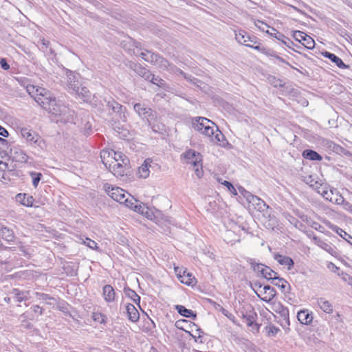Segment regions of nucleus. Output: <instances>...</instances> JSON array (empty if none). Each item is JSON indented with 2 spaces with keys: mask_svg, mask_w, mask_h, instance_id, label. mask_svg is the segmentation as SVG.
<instances>
[{
  "mask_svg": "<svg viewBox=\"0 0 352 352\" xmlns=\"http://www.w3.org/2000/svg\"><path fill=\"white\" fill-rule=\"evenodd\" d=\"M139 56L145 61L157 66L160 69L176 74H181L184 76L186 79L189 80L193 85H195L197 87L201 86V85L198 84L199 81L197 79L191 78L190 76L187 77L186 75L180 69L169 63L167 60L164 59L158 54H155L150 51L146 50L144 52H142Z\"/></svg>",
  "mask_w": 352,
  "mask_h": 352,
  "instance_id": "nucleus-1",
  "label": "nucleus"
},
{
  "mask_svg": "<svg viewBox=\"0 0 352 352\" xmlns=\"http://www.w3.org/2000/svg\"><path fill=\"white\" fill-rule=\"evenodd\" d=\"M26 92L34 99L44 109L54 97L47 89H25Z\"/></svg>",
  "mask_w": 352,
  "mask_h": 352,
  "instance_id": "nucleus-2",
  "label": "nucleus"
},
{
  "mask_svg": "<svg viewBox=\"0 0 352 352\" xmlns=\"http://www.w3.org/2000/svg\"><path fill=\"white\" fill-rule=\"evenodd\" d=\"M129 164L127 157L120 160V162L116 160H111L108 164L109 170L116 177H121L126 175V166Z\"/></svg>",
  "mask_w": 352,
  "mask_h": 352,
  "instance_id": "nucleus-3",
  "label": "nucleus"
},
{
  "mask_svg": "<svg viewBox=\"0 0 352 352\" xmlns=\"http://www.w3.org/2000/svg\"><path fill=\"white\" fill-rule=\"evenodd\" d=\"M235 39L236 41L247 47L259 50L258 45L254 46L257 43V40L255 36H250L245 31L242 30H235Z\"/></svg>",
  "mask_w": 352,
  "mask_h": 352,
  "instance_id": "nucleus-4",
  "label": "nucleus"
},
{
  "mask_svg": "<svg viewBox=\"0 0 352 352\" xmlns=\"http://www.w3.org/2000/svg\"><path fill=\"white\" fill-rule=\"evenodd\" d=\"M104 188L109 197L120 204L124 202L126 196H130V195L126 193L123 189L119 187H113L109 184H105Z\"/></svg>",
  "mask_w": 352,
  "mask_h": 352,
  "instance_id": "nucleus-5",
  "label": "nucleus"
},
{
  "mask_svg": "<svg viewBox=\"0 0 352 352\" xmlns=\"http://www.w3.org/2000/svg\"><path fill=\"white\" fill-rule=\"evenodd\" d=\"M318 193L327 200L338 205H342L344 201V198L337 190L331 189L328 190L326 186L325 188L322 189V190H318Z\"/></svg>",
  "mask_w": 352,
  "mask_h": 352,
  "instance_id": "nucleus-6",
  "label": "nucleus"
},
{
  "mask_svg": "<svg viewBox=\"0 0 352 352\" xmlns=\"http://www.w3.org/2000/svg\"><path fill=\"white\" fill-rule=\"evenodd\" d=\"M187 164L192 166H201L202 162V155L193 149H188L182 154Z\"/></svg>",
  "mask_w": 352,
  "mask_h": 352,
  "instance_id": "nucleus-7",
  "label": "nucleus"
},
{
  "mask_svg": "<svg viewBox=\"0 0 352 352\" xmlns=\"http://www.w3.org/2000/svg\"><path fill=\"white\" fill-rule=\"evenodd\" d=\"M20 131L23 138H24L28 142L41 146L43 140L36 132L28 128H21Z\"/></svg>",
  "mask_w": 352,
  "mask_h": 352,
  "instance_id": "nucleus-8",
  "label": "nucleus"
},
{
  "mask_svg": "<svg viewBox=\"0 0 352 352\" xmlns=\"http://www.w3.org/2000/svg\"><path fill=\"white\" fill-rule=\"evenodd\" d=\"M101 158L102 159V162L107 167V164L111 160H116L118 162H120V160L126 157L124 155H122V153H118L113 150L111 151H104L101 152Z\"/></svg>",
  "mask_w": 352,
  "mask_h": 352,
  "instance_id": "nucleus-9",
  "label": "nucleus"
},
{
  "mask_svg": "<svg viewBox=\"0 0 352 352\" xmlns=\"http://www.w3.org/2000/svg\"><path fill=\"white\" fill-rule=\"evenodd\" d=\"M293 36L296 41H302V44L308 49H313L315 46L314 40L301 31H295Z\"/></svg>",
  "mask_w": 352,
  "mask_h": 352,
  "instance_id": "nucleus-10",
  "label": "nucleus"
},
{
  "mask_svg": "<svg viewBox=\"0 0 352 352\" xmlns=\"http://www.w3.org/2000/svg\"><path fill=\"white\" fill-rule=\"evenodd\" d=\"M192 127L195 130L202 132L208 125H214V123L204 117H196L192 120Z\"/></svg>",
  "mask_w": 352,
  "mask_h": 352,
  "instance_id": "nucleus-11",
  "label": "nucleus"
},
{
  "mask_svg": "<svg viewBox=\"0 0 352 352\" xmlns=\"http://www.w3.org/2000/svg\"><path fill=\"white\" fill-rule=\"evenodd\" d=\"M135 111L142 118H146L147 120L151 117H155V112L148 107H146L144 104L140 103H136L133 106Z\"/></svg>",
  "mask_w": 352,
  "mask_h": 352,
  "instance_id": "nucleus-12",
  "label": "nucleus"
},
{
  "mask_svg": "<svg viewBox=\"0 0 352 352\" xmlns=\"http://www.w3.org/2000/svg\"><path fill=\"white\" fill-rule=\"evenodd\" d=\"M302 180L308 184L310 187L313 188L318 192V190L325 188V185L320 184L317 179L315 175H302Z\"/></svg>",
  "mask_w": 352,
  "mask_h": 352,
  "instance_id": "nucleus-13",
  "label": "nucleus"
},
{
  "mask_svg": "<svg viewBox=\"0 0 352 352\" xmlns=\"http://www.w3.org/2000/svg\"><path fill=\"white\" fill-rule=\"evenodd\" d=\"M48 111L49 113L55 115V116H62L65 114L66 111L65 107H61L56 102V98L54 99L50 102V104L45 109Z\"/></svg>",
  "mask_w": 352,
  "mask_h": 352,
  "instance_id": "nucleus-14",
  "label": "nucleus"
},
{
  "mask_svg": "<svg viewBox=\"0 0 352 352\" xmlns=\"http://www.w3.org/2000/svg\"><path fill=\"white\" fill-rule=\"evenodd\" d=\"M263 296L261 297L260 296L259 294H258L256 292V295L258 296V298H260L263 301H265V302H271L273 298L276 296V289L271 287L270 285H265L264 287H263Z\"/></svg>",
  "mask_w": 352,
  "mask_h": 352,
  "instance_id": "nucleus-15",
  "label": "nucleus"
},
{
  "mask_svg": "<svg viewBox=\"0 0 352 352\" xmlns=\"http://www.w3.org/2000/svg\"><path fill=\"white\" fill-rule=\"evenodd\" d=\"M274 258L281 265H285L289 270L294 265L293 259L287 256H284L278 253L275 254Z\"/></svg>",
  "mask_w": 352,
  "mask_h": 352,
  "instance_id": "nucleus-16",
  "label": "nucleus"
},
{
  "mask_svg": "<svg viewBox=\"0 0 352 352\" xmlns=\"http://www.w3.org/2000/svg\"><path fill=\"white\" fill-rule=\"evenodd\" d=\"M130 67L136 74L144 78L145 80H150L151 73L141 65L132 63Z\"/></svg>",
  "mask_w": 352,
  "mask_h": 352,
  "instance_id": "nucleus-17",
  "label": "nucleus"
},
{
  "mask_svg": "<svg viewBox=\"0 0 352 352\" xmlns=\"http://www.w3.org/2000/svg\"><path fill=\"white\" fill-rule=\"evenodd\" d=\"M272 283L279 287L283 292H288L290 289V285L287 281L279 276H274Z\"/></svg>",
  "mask_w": 352,
  "mask_h": 352,
  "instance_id": "nucleus-18",
  "label": "nucleus"
},
{
  "mask_svg": "<svg viewBox=\"0 0 352 352\" xmlns=\"http://www.w3.org/2000/svg\"><path fill=\"white\" fill-rule=\"evenodd\" d=\"M102 295L104 300L107 302H111L115 300L116 293L114 289L110 285H106L103 287Z\"/></svg>",
  "mask_w": 352,
  "mask_h": 352,
  "instance_id": "nucleus-19",
  "label": "nucleus"
},
{
  "mask_svg": "<svg viewBox=\"0 0 352 352\" xmlns=\"http://www.w3.org/2000/svg\"><path fill=\"white\" fill-rule=\"evenodd\" d=\"M152 162V160L150 158H147L144 160V163L138 169V174L140 177L146 179L149 176L151 167V164Z\"/></svg>",
  "mask_w": 352,
  "mask_h": 352,
  "instance_id": "nucleus-20",
  "label": "nucleus"
},
{
  "mask_svg": "<svg viewBox=\"0 0 352 352\" xmlns=\"http://www.w3.org/2000/svg\"><path fill=\"white\" fill-rule=\"evenodd\" d=\"M177 276L182 283L187 285H192L196 283L195 276L192 274L187 272L186 270H183L182 274H177Z\"/></svg>",
  "mask_w": 352,
  "mask_h": 352,
  "instance_id": "nucleus-21",
  "label": "nucleus"
},
{
  "mask_svg": "<svg viewBox=\"0 0 352 352\" xmlns=\"http://www.w3.org/2000/svg\"><path fill=\"white\" fill-rule=\"evenodd\" d=\"M297 318L299 322L304 324H309L313 320L312 314L308 310L304 309L298 312Z\"/></svg>",
  "mask_w": 352,
  "mask_h": 352,
  "instance_id": "nucleus-22",
  "label": "nucleus"
},
{
  "mask_svg": "<svg viewBox=\"0 0 352 352\" xmlns=\"http://www.w3.org/2000/svg\"><path fill=\"white\" fill-rule=\"evenodd\" d=\"M126 313L129 317V319L133 322H137L140 318V314L135 307L129 303L126 306Z\"/></svg>",
  "mask_w": 352,
  "mask_h": 352,
  "instance_id": "nucleus-23",
  "label": "nucleus"
},
{
  "mask_svg": "<svg viewBox=\"0 0 352 352\" xmlns=\"http://www.w3.org/2000/svg\"><path fill=\"white\" fill-rule=\"evenodd\" d=\"M16 201L19 202L21 204L28 206L32 207L33 206L34 198L32 196L28 195L26 194L19 193L16 197Z\"/></svg>",
  "mask_w": 352,
  "mask_h": 352,
  "instance_id": "nucleus-24",
  "label": "nucleus"
},
{
  "mask_svg": "<svg viewBox=\"0 0 352 352\" xmlns=\"http://www.w3.org/2000/svg\"><path fill=\"white\" fill-rule=\"evenodd\" d=\"M11 294L14 295L17 302H21L29 299L30 291H21L14 288L12 290Z\"/></svg>",
  "mask_w": 352,
  "mask_h": 352,
  "instance_id": "nucleus-25",
  "label": "nucleus"
},
{
  "mask_svg": "<svg viewBox=\"0 0 352 352\" xmlns=\"http://www.w3.org/2000/svg\"><path fill=\"white\" fill-rule=\"evenodd\" d=\"M314 240L315 241V243L317 244V245L329 252L330 254L333 255L336 253L334 248L331 246V244L326 243L317 236H314Z\"/></svg>",
  "mask_w": 352,
  "mask_h": 352,
  "instance_id": "nucleus-26",
  "label": "nucleus"
},
{
  "mask_svg": "<svg viewBox=\"0 0 352 352\" xmlns=\"http://www.w3.org/2000/svg\"><path fill=\"white\" fill-rule=\"evenodd\" d=\"M302 155L305 159L313 161H321L322 160V157L319 153L311 149L305 150Z\"/></svg>",
  "mask_w": 352,
  "mask_h": 352,
  "instance_id": "nucleus-27",
  "label": "nucleus"
},
{
  "mask_svg": "<svg viewBox=\"0 0 352 352\" xmlns=\"http://www.w3.org/2000/svg\"><path fill=\"white\" fill-rule=\"evenodd\" d=\"M317 304L320 308L324 312L331 314L333 312V306L331 303L324 298H320L317 300Z\"/></svg>",
  "mask_w": 352,
  "mask_h": 352,
  "instance_id": "nucleus-28",
  "label": "nucleus"
},
{
  "mask_svg": "<svg viewBox=\"0 0 352 352\" xmlns=\"http://www.w3.org/2000/svg\"><path fill=\"white\" fill-rule=\"evenodd\" d=\"M148 125L155 133H162V131L164 130V125L162 123L157 122L155 119V117H151L148 120Z\"/></svg>",
  "mask_w": 352,
  "mask_h": 352,
  "instance_id": "nucleus-29",
  "label": "nucleus"
},
{
  "mask_svg": "<svg viewBox=\"0 0 352 352\" xmlns=\"http://www.w3.org/2000/svg\"><path fill=\"white\" fill-rule=\"evenodd\" d=\"M175 309L180 315L184 317L191 318L192 319H195L197 317V314H195L191 309H188L183 305H176Z\"/></svg>",
  "mask_w": 352,
  "mask_h": 352,
  "instance_id": "nucleus-30",
  "label": "nucleus"
},
{
  "mask_svg": "<svg viewBox=\"0 0 352 352\" xmlns=\"http://www.w3.org/2000/svg\"><path fill=\"white\" fill-rule=\"evenodd\" d=\"M0 236L6 241H12L14 239V234L12 230L7 227H1L0 229Z\"/></svg>",
  "mask_w": 352,
  "mask_h": 352,
  "instance_id": "nucleus-31",
  "label": "nucleus"
},
{
  "mask_svg": "<svg viewBox=\"0 0 352 352\" xmlns=\"http://www.w3.org/2000/svg\"><path fill=\"white\" fill-rule=\"evenodd\" d=\"M324 56L330 59L333 63H334L338 67L344 68L346 67V65L343 63L341 58L338 57L333 54H331L328 52H324Z\"/></svg>",
  "mask_w": 352,
  "mask_h": 352,
  "instance_id": "nucleus-32",
  "label": "nucleus"
},
{
  "mask_svg": "<svg viewBox=\"0 0 352 352\" xmlns=\"http://www.w3.org/2000/svg\"><path fill=\"white\" fill-rule=\"evenodd\" d=\"M245 192L247 195H244V197H246L247 200L250 203L257 205L260 208H261V205L265 206V202L257 196L254 195L248 191H245Z\"/></svg>",
  "mask_w": 352,
  "mask_h": 352,
  "instance_id": "nucleus-33",
  "label": "nucleus"
},
{
  "mask_svg": "<svg viewBox=\"0 0 352 352\" xmlns=\"http://www.w3.org/2000/svg\"><path fill=\"white\" fill-rule=\"evenodd\" d=\"M331 229L335 231L338 234H339L342 238L345 239L349 243L352 245V236L344 231L342 228L333 226H331Z\"/></svg>",
  "mask_w": 352,
  "mask_h": 352,
  "instance_id": "nucleus-34",
  "label": "nucleus"
},
{
  "mask_svg": "<svg viewBox=\"0 0 352 352\" xmlns=\"http://www.w3.org/2000/svg\"><path fill=\"white\" fill-rule=\"evenodd\" d=\"M124 292L126 296L130 298L135 303L138 304L140 306V297L137 294V293L131 289L129 287H125L124 289Z\"/></svg>",
  "mask_w": 352,
  "mask_h": 352,
  "instance_id": "nucleus-35",
  "label": "nucleus"
},
{
  "mask_svg": "<svg viewBox=\"0 0 352 352\" xmlns=\"http://www.w3.org/2000/svg\"><path fill=\"white\" fill-rule=\"evenodd\" d=\"M256 317L257 315L254 311H252L249 314L246 312L245 314H243V318L245 320L248 326L253 325Z\"/></svg>",
  "mask_w": 352,
  "mask_h": 352,
  "instance_id": "nucleus-36",
  "label": "nucleus"
},
{
  "mask_svg": "<svg viewBox=\"0 0 352 352\" xmlns=\"http://www.w3.org/2000/svg\"><path fill=\"white\" fill-rule=\"evenodd\" d=\"M277 274V272L272 270L268 266H265L264 270H262L263 277L267 280H271L272 281L274 276H278Z\"/></svg>",
  "mask_w": 352,
  "mask_h": 352,
  "instance_id": "nucleus-37",
  "label": "nucleus"
},
{
  "mask_svg": "<svg viewBox=\"0 0 352 352\" xmlns=\"http://www.w3.org/2000/svg\"><path fill=\"white\" fill-rule=\"evenodd\" d=\"M225 138L223 134L217 128L214 137H212V141L220 145H223V142Z\"/></svg>",
  "mask_w": 352,
  "mask_h": 352,
  "instance_id": "nucleus-38",
  "label": "nucleus"
},
{
  "mask_svg": "<svg viewBox=\"0 0 352 352\" xmlns=\"http://www.w3.org/2000/svg\"><path fill=\"white\" fill-rule=\"evenodd\" d=\"M248 262L254 272H261L262 274V270H264L266 265L262 263H257L253 259H250Z\"/></svg>",
  "mask_w": 352,
  "mask_h": 352,
  "instance_id": "nucleus-39",
  "label": "nucleus"
},
{
  "mask_svg": "<svg viewBox=\"0 0 352 352\" xmlns=\"http://www.w3.org/2000/svg\"><path fill=\"white\" fill-rule=\"evenodd\" d=\"M148 81H151L153 85L161 87L165 85V82L163 79L160 78L159 76H155L153 74H151V76L150 77V80H148Z\"/></svg>",
  "mask_w": 352,
  "mask_h": 352,
  "instance_id": "nucleus-40",
  "label": "nucleus"
},
{
  "mask_svg": "<svg viewBox=\"0 0 352 352\" xmlns=\"http://www.w3.org/2000/svg\"><path fill=\"white\" fill-rule=\"evenodd\" d=\"M30 176L32 179V184L33 186L36 188L39 182L41 181L42 178V174L41 173H36V172H31Z\"/></svg>",
  "mask_w": 352,
  "mask_h": 352,
  "instance_id": "nucleus-41",
  "label": "nucleus"
},
{
  "mask_svg": "<svg viewBox=\"0 0 352 352\" xmlns=\"http://www.w3.org/2000/svg\"><path fill=\"white\" fill-rule=\"evenodd\" d=\"M107 106L111 108L114 112H119L122 106L118 102L114 100L109 101L107 103Z\"/></svg>",
  "mask_w": 352,
  "mask_h": 352,
  "instance_id": "nucleus-42",
  "label": "nucleus"
},
{
  "mask_svg": "<svg viewBox=\"0 0 352 352\" xmlns=\"http://www.w3.org/2000/svg\"><path fill=\"white\" fill-rule=\"evenodd\" d=\"M138 202V201L135 199L133 197H131L130 199L129 197H126L122 204H124L128 208L134 210V206L137 204Z\"/></svg>",
  "mask_w": 352,
  "mask_h": 352,
  "instance_id": "nucleus-43",
  "label": "nucleus"
},
{
  "mask_svg": "<svg viewBox=\"0 0 352 352\" xmlns=\"http://www.w3.org/2000/svg\"><path fill=\"white\" fill-rule=\"evenodd\" d=\"M285 321V324L289 326V311L287 308L284 307L281 308V311L279 313Z\"/></svg>",
  "mask_w": 352,
  "mask_h": 352,
  "instance_id": "nucleus-44",
  "label": "nucleus"
},
{
  "mask_svg": "<svg viewBox=\"0 0 352 352\" xmlns=\"http://www.w3.org/2000/svg\"><path fill=\"white\" fill-rule=\"evenodd\" d=\"M214 126H212L211 125L206 126V128L201 132L202 134L205 135L208 137H212L214 135Z\"/></svg>",
  "mask_w": 352,
  "mask_h": 352,
  "instance_id": "nucleus-45",
  "label": "nucleus"
},
{
  "mask_svg": "<svg viewBox=\"0 0 352 352\" xmlns=\"http://www.w3.org/2000/svg\"><path fill=\"white\" fill-rule=\"evenodd\" d=\"M266 329L269 336H274L279 331V329L274 325H270L266 327Z\"/></svg>",
  "mask_w": 352,
  "mask_h": 352,
  "instance_id": "nucleus-46",
  "label": "nucleus"
},
{
  "mask_svg": "<svg viewBox=\"0 0 352 352\" xmlns=\"http://www.w3.org/2000/svg\"><path fill=\"white\" fill-rule=\"evenodd\" d=\"M255 25L261 30H262L263 32H266L267 33H269V30H268V28H269V26L263 23V21H257L255 22Z\"/></svg>",
  "mask_w": 352,
  "mask_h": 352,
  "instance_id": "nucleus-47",
  "label": "nucleus"
},
{
  "mask_svg": "<svg viewBox=\"0 0 352 352\" xmlns=\"http://www.w3.org/2000/svg\"><path fill=\"white\" fill-rule=\"evenodd\" d=\"M35 294L39 300H42L43 301H47L48 300H54V298L50 296L47 294L36 292Z\"/></svg>",
  "mask_w": 352,
  "mask_h": 352,
  "instance_id": "nucleus-48",
  "label": "nucleus"
},
{
  "mask_svg": "<svg viewBox=\"0 0 352 352\" xmlns=\"http://www.w3.org/2000/svg\"><path fill=\"white\" fill-rule=\"evenodd\" d=\"M222 184L226 186L228 188V189L229 190V191L230 192H232L233 195H237L236 189L234 188V186L230 182L224 181L223 182H222Z\"/></svg>",
  "mask_w": 352,
  "mask_h": 352,
  "instance_id": "nucleus-49",
  "label": "nucleus"
},
{
  "mask_svg": "<svg viewBox=\"0 0 352 352\" xmlns=\"http://www.w3.org/2000/svg\"><path fill=\"white\" fill-rule=\"evenodd\" d=\"M220 311L226 316L228 319L232 320V322H234V316L232 314H230L228 310L224 309L223 307H220Z\"/></svg>",
  "mask_w": 352,
  "mask_h": 352,
  "instance_id": "nucleus-50",
  "label": "nucleus"
},
{
  "mask_svg": "<svg viewBox=\"0 0 352 352\" xmlns=\"http://www.w3.org/2000/svg\"><path fill=\"white\" fill-rule=\"evenodd\" d=\"M193 168H194V171H195L196 175L199 178H201L203 176V173H204L203 170H202V164L201 166H193Z\"/></svg>",
  "mask_w": 352,
  "mask_h": 352,
  "instance_id": "nucleus-51",
  "label": "nucleus"
},
{
  "mask_svg": "<svg viewBox=\"0 0 352 352\" xmlns=\"http://www.w3.org/2000/svg\"><path fill=\"white\" fill-rule=\"evenodd\" d=\"M144 209H145L144 205H142L140 204H138V202L137 204H135L134 206V210H133L137 212L143 214L144 212Z\"/></svg>",
  "mask_w": 352,
  "mask_h": 352,
  "instance_id": "nucleus-52",
  "label": "nucleus"
},
{
  "mask_svg": "<svg viewBox=\"0 0 352 352\" xmlns=\"http://www.w3.org/2000/svg\"><path fill=\"white\" fill-rule=\"evenodd\" d=\"M342 279L347 283L349 285L352 286V276H349L348 274H342Z\"/></svg>",
  "mask_w": 352,
  "mask_h": 352,
  "instance_id": "nucleus-53",
  "label": "nucleus"
},
{
  "mask_svg": "<svg viewBox=\"0 0 352 352\" xmlns=\"http://www.w3.org/2000/svg\"><path fill=\"white\" fill-rule=\"evenodd\" d=\"M28 158L29 157L25 153H24L23 151H21L19 156V159L17 160L21 162H27Z\"/></svg>",
  "mask_w": 352,
  "mask_h": 352,
  "instance_id": "nucleus-54",
  "label": "nucleus"
},
{
  "mask_svg": "<svg viewBox=\"0 0 352 352\" xmlns=\"http://www.w3.org/2000/svg\"><path fill=\"white\" fill-rule=\"evenodd\" d=\"M343 205V208L345 210H347L349 211L350 213L352 214V204H351L348 201H344L343 204H342Z\"/></svg>",
  "mask_w": 352,
  "mask_h": 352,
  "instance_id": "nucleus-55",
  "label": "nucleus"
},
{
  "mask_svg": "<svg viewBox=\"0 0 352 352\" xmlns=\"http://www.w3.org/2000/svg\"><path fill=\"white\" fill-rule=\"evenodd\" d=\"M31 309L33 310L34 313H39L40 315L43 314V309L38 305H34L32 307Z\"/></svg>",
  "mask_w": 352,
  "mask_h": 352,
  "instance_id": "nucleus-56",
  "label": "nucleus"
},
{
  "mask_svg": "<svg viewBox=\"0 0 352 352\" xmlns=\"http://www.w3.org/2000/svg\"><path fill=\"white\" fill-rule=\"evenodd\" d=\"M0 64H1V67L4 69V70H8L9 68H10V66L7 63L6 59L4 58H2L0 61Z\"/></svg>",
  "mask_w": 352,
  "mask_h": 352,
  "instance_id": "nucleus-57",
  "label": "nucleus"
},
{
  "mask_svg": "<svg viewBox=\"0 0 352 352\" xmlns=\"http://www.w3.org/2000/svg\"><path fill=\"white\" fill-rule=\"evenodd\" d=\"M274 310L276 311V312H278V313H280V311H281V308H284L285 307L280 302H278V303H274Z\"/></svg>",
  "mask_w": 352,
  "mask_h": 352,
  "instance_id": "nucleus-58",
  "label": "nucleus"
},
{
  "mask_svg": "<svg viewBox=\"0 0 352 352\" xmlns=\"http://www.w3.org/2000/svg\"><path fill=\"white\" fill-rule=\"evenodd\" d=\"M0 135L5 137V138H6L9 135L8 131L5 128L1 126V125H0Z\"/></svg>",
  "mask_w": 352,
  "mask_h": 352,
  "instance_id": "nucleus-59",
  "label": "nucleus"
},
{
  "mask_svg": "<svg viewBox=\"0 0 352 352\" xmlns=\"http://www.w3.org/2000/svg\"><path fill=\"white\" fill-rule=\"evenodd\" d=\"M208 301L214 307V309L219 310V311H220V307H223L219 303L216 302L215 301H214L211 299H209Z\"/></svg>",
  "mask_w": 352,
  "mask_h": 352,
  "instance_id": "nucleus-60",
  "label": "nucleus"
},
{
  "mask_svg": "<svg viewBox=\"0 0 352 352\" xmlns=\"http://www.w3.org/2000/svg\"><path fill=\"white\" fill-rule=\"evenodd\" d=\"M41 44H42L43 46H45V47H49V45H50V41H49L45 40V39H44V38H43V39H41Z\"/></svg>",
  "mask_w": 352,
  "mask_h": 352,
  "instance_id": "nucleus-61",
  "label": "nucleus"
},
{
  "mask_svg": "<svg viewBox=\"0 0 352 352\" xmlns=\"http://www.w3.org/2000/svg\"><path fill=\"white\" fill-rule=\"evenodd\" d=\"M275 34H276L275 37L281 41H282V40H283V38H285V36L279 32H276Z\"/></svg>",
  "mask_w": 352,
  "mask_h": 352,
  "instance_id": "nucleus-62",
  "label": "nucleus"
},
{
  "mask_svg": "<svg viewBox=\"0 0 352 352\" xmlns=\"http://www.w3.org/2000/svg\"><path fill=\"white\" fill-rule=\"evenodd\" d=\"M333 149L334 151L338 153L339 151H341L343 148L340 146L334 144Z\"/></svg>",
  "mask_w": 352,
  "mask_h": 352,
  "instance_id": "nucleus-63",
  "label": "nucleus"
},
{
  "mask_svg": "<svg viewBox=\"0 0 352 352\" xmlns=\"http://www.w3.org/2000/svg\"><path fill=\"white\" fill-rule=\"evenodd\" d=\"M282 42L287 47H289V44L292 43L288 38L286 37L282 40Z\"/></svg>",
  "mask_w": 352,
  "mask_h": 352,
  "instance_id": "nucleus-64",
  "label": "nucleus"
}]
</instances>
